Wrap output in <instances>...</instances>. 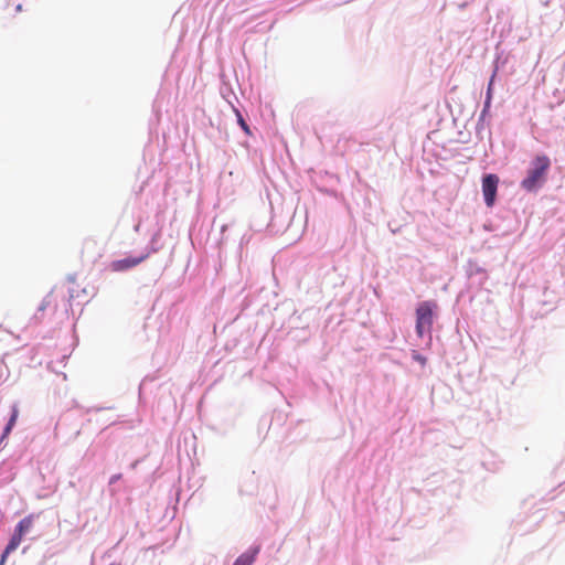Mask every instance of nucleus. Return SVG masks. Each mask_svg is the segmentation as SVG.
Here are the masks:
<instances>
[{
	"mask_svg": "<svg viewBox=\"0 0 565 565\" xmlns=\"http://www.w3.org/2000/svg\"><path fill=\"white\" fill-rule=\"evenodd\" d=\"M149 253H146L138 257H126L124 259H117L113 260L109 264V268L111 271L118 273V271H126L129 270L139 264H141L143 260H146L149 257Z\"/></svg>",
	"mask_w": 565,
	"mask_h": 565,
	"instance_id": "20e7f679",
	"label": "nucleus"
},
{
	"mask_svg": "<svg viewBox=\"0 0 565 565\" xmlns=\"http://www.w3.org/2000/svg\"><path fill=\"white\" fill-rule=\"evenodd\" d=\"M18 416H19L18 406L13 405L10 419H9L7 426L4 427V430H3V436H2L3 438L7 437L10 434V431L12 430V428L14 427V425L17 423V419H18Z\"/></svg>",
	"mask_w": 565,
	"mask_h": 565,
	"instance_id": "6e6552de",
	"label": "nucleus"
},
{
	"mask_svg": "<svg viewBox=\"0 0 565 565\" xmlns=\"http://www.w3.org/2000/svg\"><path fill=\"white\" fill-rule=\"evenodd\" d=\"M32 526H33V515H28L18 523L14 531L24 535L25 533H28L31 530Z\"/></svg>",
	"mask_w": 565,
	"mask_h": 565,
	"instance_id": "0eeeda50",
	"label": "nucleus"
},
{
	"mask_svg": "<svg viewBox=\"0 0 565 565\" xmlns=\"http://www.w3.org/2000/svg\"><path fill=\"white\" fill-rule=\"evenodd\" d=\"M413 358L418 361L419 363L422 364H425L426 363V358L419 355V354H414Z\"/></svg>",
	"mask_w": 565,
	"mask_h": 565,
	"instance_id": "9b49d317",
	"label": "nucleus"
},
{
	"mask_svg": "<svg viewBox=\"0 0 565 565\" xmlns=\"http://www.w3.org/2000/svg\"><path fill=\"white\" fill-rule=\"evenodd\" d=\"M533 168L529 170L527 177L521 182V186L531 192L541 186L550 169L551 161L546 154L536 156L532 161Z\"/></svg>",
	"mask_w": 565,
	"mask_h": 565,
	"instance_id": "f257e3e1",
	"label": "nucleus"
},
{
	"mask_svg": "<svg viewBox=\"0 0 565 565\" xmlns=\"http://www.w3.org/2000/svg\"><path fill=\"white\" fill-rule=\"evenodd\" d=\"M18 416H19L18 406L13 405L10 419H9L7 426L4 427V430H3V436H2L3 438L7 437L10 434V431L12 430V428L14 427V425L17 423V419H18Z\"/></svg>",
	"mask_w": 565,
	"mask_h": 565,
	"instance_id": "1a4fd4ad",
	"label": "nucleus"
},
{
	"mask_svg": "<svg viewBox=\"0 0 565 565\" xmlns=\"http://www.w3.org/2000/svg\"><path fill=\"white\" fill-rule=\"evenodd\" d=\"M110 565H121V564H118V563H113V564H110Z\"/></svg>",
	"mask_w": 565,
	"mask_h": 565,
	"instance_id": "ddd939ff",
	"label": "nucleus"
},
{
	"mask_svg": "<svg viewBox=\"0 0 565 565\" xmlns=\"http://www.w3.org/2000/svg\"><path fill=\"white\" fill-rule=\"evenodd\" d=\"M120 478H121V475H120V473H119V475H114V476L110 478L109 482H110V483H115V482H116L117 480H119Z\"/></svg>",
	"mask_w": 565,
	"mask_h": 565,
	"instance_id": "f8f14e48",
	"label": "nucleus"
},
{
	"mask_svg": "<svg viewBox=\"0 0 565 565\" xmlns=\"http://www.w3.org/2000/svg\"><path fill=\"white\" fill-rule=\"evenodd\" d=\"M258 548L242 554L233 565H252L255 562Z\"/></svg>",
	"mask_w": 565,
	"mask_h": 565,
	"instance_id": "423d86ee",
	"label": "nucleus"
},
{
	"mask_svg": "<svg viewBox=\"0 0 565 565\" xmlns=\"http://www.w3.org/2000/svg\"><path fill=\"white\" fill-rule=\"evenodd\" d=\"M22 539H23V534L18 533L17 531H14L12 537L10 539V541H9L7 547H6V550H4V552H3L2 556H1L0 565H3L6 559H7V557H8V555L19 547V545L22 542Z\"/></svg>",
	"mask_w": 565,
	"mask_h": 565,
	"instance_id": "39448f33",
	"label": "nucleus"
},
{
	"mask_svg": "<svg viewBox=\"0 0 565 565\" xmlns=\"http://www.w3.org/2000/svg\"><path fill=\"white\" fill-rule=\"evenodd\" d=\"M236 115H237V121L239 124V126L242 127V129L247 134V135H250V130H249V127L248 125L246 124V121L244 120V118L242 117L241 113L236 109Z\"/></svg>",
	"mask_w": 565,
	"mask_h": 565,
	"instance_id": "9d476101",
	"label": "nucleus"
},
{
	"mask_svg": "<svg viewBox=\"0 0 565 565\" xmlns=\"http://www.w3.org/2000/svg\"><path fill=\"white\" fill-rule=\"evenodd\" d=\"M499 177L497 174H486L482 178V194L488 207H492L495 202Z\"/></svg>",
	"mask_w": 565,
	"mask_h": 565,
	"instance_id": "7ed1b4c3",
	"label": "nucleus"
},
{
	"mask_svg": "<svg viewBox=\"0 0 565 565\" xmlns=\"http://www.w3.org/2000/svg\"><path fill=\"white\" fill-rule=\"evenodd\" d=\"M437 308L433 301H423L416 308V333L419 338L430 334L434 323V310Z\"/></svg>",
	"mask_w": 565,
	"mask_h": 565,
	"instance_id": "f03ea898",
	"label": "nucleus"
}]
</instances>
